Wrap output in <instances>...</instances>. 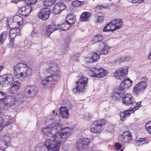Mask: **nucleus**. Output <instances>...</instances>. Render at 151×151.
<instances>
[{
    "instance_id": "nucleus-10",
    "label": "nucleus",
    "mask_w": 151,
    "mask_h": 151,
    "mask_svg": "<svg viewBox=\"0 0 151 151\" xmlns=\"http://www.w3.org/2000/svg\"><path fill=\"white\" fill-rule=\"evenodd\" d=\"M147 86V83L145 82H139L135 85L133 89V92L138 94L144 90Z\"/></svg>"
},
{
    "instance_id": "nucleus-25",
    "label": "nucleus",
    "mask_w": 151,
    "mask_h": 151,
    "mask_svg": "<svg viewBox=\"0 0 151 151\" xmlns=\"http://www.w3.org/2000/svg\"><path fill=\"white\" fill-rule=\"evenodd\" d=\"M99 55L96 52H93L92 53V56L89 62L91 63L97 62L99 59Z\"/></svg>"
},
{
    "instance_id": "nucleus-38",
    "label": "nucleus",
    "mask_w": 151,
    "mask_h": 151,
    "mask_svg": "<svg viewBox=\"0 0 151 151\" xmlns=\"http://www.w3.org/2000/svg\"><path fill=\"white\" fill-rule=\"evenodd\" d=\"M6 98V95L3 92L0 91V101H4Z\"/></svg>"
},
{
    "instance_id": "nucleus-6",
    "label": "nucleus",
    "mask_w": 151,
    "mask_h": 151,
    "mask_svg": "<svg viewBox=\"0 0 151 151\" xmlns=\"http://www.w3.org/2000/svg\"><path fill=\"white\" fill-rule=\"evenodd\" d=\"M88 79L84 76H82L78 81H76V83L77 85L76 88H74L73 91L74 92L78 91L82 92L87 86Z\"/></svg>"
},
{
    "instance_id": "nucleus-52",
    "label": "nucleus",
    "mask_w": 151,
    "mask_h": 151,
    "mask_svg": "<svg viewBox=\"0 0 151 151\" xmlns=\"http://www.w3.org/2000/svg\"><path fill=\"white\" fill-rule=\"evenodd\" d=\"M10 124V122H6L4 123L3 122L2 123V125H4V127L7 125H9Z\"/></svg>"
},
{
    "instance_id": "nucleus-62",
    "label": "nucleus",
    "mask_w": 151,
    "mask_h": 151,
    "mask_svg": "<svg viewBox=\"0 0 151 151\" xmlns=\"http://www.w3.org/2000/svg\"><path fill=\"white\" fill-rule=\"evenodd\" d=\"M89 61H87V62H89Z\"/></svg>"
},
{
    "instance_id": "nucleus-15",
    "label": "nucleus",
    "mask_w": 151,
    "mask_h": 151,
    "mask_svg": "<svg viewBox=\"0 0 151 151\" xmlns=\"http://www.w3.org/2000/svg\"><path fill=\"white\" fill-rule=\"evenodd\" d=\"M57 30L55 24L53 22H52L50 24L46 27V30L45 35L47 36H49L53 32Z\"/></svg>"
},
{
    "instance_id": "nucleus-29",
    "label": "nucleus",
    "mask_w": 151,
    "mask_h": 151,
    "mask_svg": "<svg viewBox=\"0 0 151 151\" xmlns=\"http://www.w3.org/2000/svg\"><path fill=\"white\" fill-rule=\"evenodd\" d=\"M16 27L12 29H11L9 32V36L10 38H12L11 41L14 40L13 37H14V35H16Z\"/></svg>"
},
{
    "instance_id": "nucleus-42",
    "label": "nucleus",
    "mask_w": 151,
    "mask_h": 151,
    "mask_svg": "<svg viewBox=\"0 0 151 151\" xmlns=\"http://www.w3.org/2000/svg\"><path fill=\"white\" fill-rule=\"evenodd\" d=\"M107 8L106 6H105L101 5H98L94 7V9L96 10H99Z\"/></svg>"
},
{
    "instance_id": "nucleus-34",
    "label": "nucleus",
    "mask_w": 151,
    "mask_h": 151,
    "mask_svg": "<svg viewBox=\"0 0 151 151\" xmlns=\"http://www.w3.org/2000/svg\"><path fill=\"white\" fill-rule=\"evenodd\" d=\"M8 144L7 142H6L3 141L1 140L0 141V150H4V149L6 148L7 147Z\"/></svg>"
},
{
    "instance_id": "nucleus-44",
    "label": "nucleus",
    "mask_w": 151,
    "mask_h": 151,
    "mask_svg": "<svg viewBox=\"0 0 151 151\" xmlns=\"http://www.w3.org/2000/svg\"><path fill=\"white\" fill-rule=\"evenodd\" d=\"M129 1L132 3H140L143 2L144 0H128Z\"/></svg>"
},
{
    "instance_id": "nucleus-35",
    "label": "nucleus",
    "mask_w": 151,
    "mask_h": 151,
    "mask_svg": "<svg viewBox=\"0 0 151 151\" xmlns=\"http://www.w3.org/2000/svg\"><path fill=\"white\" fill-rule=\"evenodd\" d=\"M102 39V37L101 35H98L95 36L93 39V41L94 42H97L101 41Z\"/></svg>"
},
{
    "instance_id": "nucleus-33",
    "label": "nucleus",
    "mask_w": 151,
    "mask_h": 151,
    "mask_svg": "<svg viewBox=\"0 0 151 151\" xmlns=\"http://www.w3.org/2000/svg\"><path fill=\"white\" fill-rule=\"evenodd\" d=\"M73 5L75 6H80L84 4L83 1H81L78 0H76L72 2Z\"/></svg>"
},
{
    "instance_id": "nucleus-18",
    "label": "nucleus",
    "mask_w": 151,
    "mask_h": 151,
    "mask_svg": "<svg viewBox=\"0 0 151 151\" xmlns=\"http://www.w3.org/2000/svg\"><path fill=\"white\" fill-rule=\"evenodd\" d=\"M21 84L17 81L14 82L12 87L11 88L9 91L12 94H14L17 92L20 88Z\"/></svg>"
},
{
    "instance_id": "nucleus-37",
    "label": "nucleus",
    "mask_w": 151,
    "mask_h": 151,
    "mask_svg": "<svg viewBox=\"0 0 151 151\" xmlns=\"http://www.w3.org/2000/svg\"><path fill=\"white\" fill-rule=\"evenodd\" d=\"M1 140H3L4 142H7L8 144V143H10L11 138L8 135H5L3 137V138Z\"/></svg>"
},
{
    "instance_id": "nucleus-14",
    "label": "nucleus",
    "mask_w": 151,
    "mask_h": 151,
    "mask_svg": "<svg viewBox=\"0 0 151 151\" xmlns=\"http://www.w3.org/2000/svg\"><path fill=\"white\" fill-rule=\"evenodd\" d=\"M13 76L11 73H8L2 75V78L3 81L7 84L11 85L13 81Z\"/></svg>"
},
{
    "instance_id": "nucleus-19",
    "label": "nucleus",
    "mask_w": 151,
    "mask_h": 151,
    "mask_svg": "<svg viewBox=\"0 0 151 151\" xmlns=\"http://www.w3.org/2000/svg\"><path fill=\"white\" fill-rule=\"evenodd\" d=\"M132 110L131 109L127 110L121 112L119 114L121 120L124 121L127 117L130 116L132 113Z\"/></svg>"
},
{
    "instance_id": "nucleus-28",
    "label": "nucleus",
    "mask_w": 151,
    "mask_h": 151,
    "mask_svg": "<svg viewBox=\"0 0 151 151\" xmlns=\"http://www.w3.org/2000/svg\"><path fill=\"white\" fill-rule=\"evenodd\" d=\"M56 0H44L43 3L46 6H50L53 4L56 1Z\"/></svg>"
},
{
    "instance_id": "nucleus-20",
    "label": "nucleus",
    "mask_w": 151,
    "mask_h": 151,
    "mask_svg": "<svg viewBox=\"0 0 151 151\" xmlns=\"http://www.w3.org/2000/svg\"><path fill=\"white\" fill-rule=\"evenodd\" d=\"M60 114L62 117L68 118L69 115L68 110L66 107H61L60 108Z\"/></svg>"
},
{
    "instance_id": "nucleus-12",
    "label": "nucleus",
    "mask_w": 151,
    "mask_h": 151,
    "mask_svg": "<svg viewBox=\"0 0 151 151\" xmlns=\"http://www.w3.org/2000/svg\"><path fill=\"white\" fill-rule=\"evenodd\" d=\"M119 139L124 143L129 142L132 140L131 134L128 132H124L119 137Z\"/></svg>"
},
{
    "instance_id": "nucleus-21",
    "label": "nucleus",
    "mask_w": 151,
    "mask_h": 151,
    "mask_svg": "<svg viewBox=\"0 0 151 151\" xmlns=\"http://www.w3.org/2000/svg\"><path fill=\"white\" fill-rule=\"evenodd\" d=\"M13 21L14 22L17 23L19 26H23V19L19 15H16L13 18Z\"/></svg>"
},
{
    "instance_id": "nucleus-50",
    "label": "nucleus",
    "mask_w": 151,
    "mask_h": 151,
    "mask_svg": "<svg viewBox=\"0 0 151 151\" xmlns=\"http://www.w3.org/2000/svg\"><path fill=\"white\" fill-rule=\"evenodd\" d=\"M103 21V17L102 16H98L97 18V22H101Z\"/></svg>"
},
{
    "instance_id": "nucleus-24",
    "label": "nucleus",
    "mask_w": 151,
    "mask_h": 151,
    "mask_svg": "<svg viewBox=\"0 0 151 151\" xmlns=\"http://www.w3.org/2000/svg\"><path fill=\"white\" fill-rule=\"evenodd\" d=\"M114 29L113 25L111 22L107 24L104 27L103 29V32H108L111 31L113 32L114 30H113Z\"/></svg>"
},
{
    "instance_id": "nucleus-39",
    "label": "nucleus",
    "mask_w": 151,
    "mask_h": 151,
    "mask_svg": "<svg viewBox=\"0 0 151 151\" xmlns=\"http://www.w3.org/2000/svg\"><path fill=\"white\" fill-rule=\"evenodd\" d=\"M57 4L59 7V8H60V12H61L63 10H64L66 8V5L63 4L57 3Z\"/></svg>"
},
{
    "instance_id": "nucleus-3",
    "label": "nucleus",
    "mask_w": 151,
    "mask_h": 151,
    "mask_svg": "<svg viewBox=\"0 0 151 151\" xmlns=\"http://www.w3.org/2000/svg\"><path fill=\"white\" fill-rule=\"evenodd\" d=\"M45 72L47 76L42 82V85L44 86L47 85L50 82L57 81L59 78L60 73L59 68L56 65H52L45 69Z\"/></svg>"
},
{
    "instance_id": "nucleus-56",
    "label": "nucleus",
    "mask_w": 151,
    "mask_h": 151,
    "mask_svg": "<svg viewBox=\"0 0 151 151\" xmlns=\"http://www.w3.org/2000/svg\"><path fill=\"white\" fill-rule=\"evenodd\" d=\"M35 34V32H32L31 33V34H30V35L31 36H33H33V34Z\"/></svg>"
},
{
    "instance_id": "nucleus-16",
    "label": "nucleus",
    "mask_w": 151,
    "mask_h": 151,
    "mask_svg": "<svg viewBox=\"0 0 151 151\" xmlns=\"http://www.w3.org/2000/svg\"><path fill=\"white\" fill-rule=\"evenodd\" d=\"M111 22L114 27L113 30H116L119 29L123 24V22L121 19H115L112 21Z\"/></svg>"
},
{
    "instance_id": "nucleus-59",
    "label": "nucleus",
    "mask_w": 151,
    "mask_h": 151,
    "mask_svg": "<svg viewBox=\"0 0 151 151\" xmlns=\"http://www.w3.org/2000/svg\"><path fill=\"white\" fill-rule=\"evenodd\" d=\"M1 151H6L5 150H2Z\"/></svg>"
},
{
    "instance_id": "nucleus-48",
    "label": "nucleus",
    "mask_w": 151,
    "mask_h": 151,
    "mask_svg": "<svg viewBox=\"0 0 151 151\" xmlns=\"http://www.w3.org/2000/svg\"><path fill=\"white\" fill-rule=\"evenodd\" d=\"M80 54L79 53H78L76 55H74L72 56V58L73 59V60L75 61H77L78 60V58L80 57Z\"/></svg>"
},
{
    "instance_id": "nucleus-32",
    "label": "nucleus",
    "mask_w": 151,
    "mask_h": 151,
    "mask_svg": "<svg viewBox=\"0 0 151 151\" xmlns=\"http://www.w3.org/2000/svg\"><path fill=\"white\" fill-rule=\"evenodd\" d=\"M109 49V47L108 46H104V48L101 50L99 53L100 55L106 54L108 53Z\"/></svg>"
},
{
    "instance_id": "nucleus-36",
    "label": "nucleus",
    "mask_w": 151,
    "mask_h": 151,
    "mask_svg": "<svg viewBox=\"0 0 151 151\" xmlns=\"http://www.w3.org/2000/svg\"><path fill=\"white\" fill-rule=\"evenodd\" d=\"M4 102L6 106L9 107L12 106L10 96H6Z\"/></svg>"
},
{
    "instance_id": "nucleus-60",
    "label": "nucleus",
    "mask_w": 151,
    "mask_h": 151,
    "mask_svg": "<svg viewBox=\"0 0 151 151\" xmlns=\"http://www.w3.org/2000/svg\"><path fill=\"white\" fill-rule=\"evenodd\" d=\"M120 151H123V150L122 149H121Z\"/></svg>"
},
{
    "instance_id": "nucleus-55",
    "label": "nucleus",
    "mask_w": 151,
    "mask_h": 151,
    "mask_svg": "<svg viewBox=\"0 0 151 151\" xmlns=\"http://www.w3.org/2000/svg\"><path fill=\"white\" fill-rule=\"evenodd\" d=\"M40 147H35V149H36V151H40Z\"/></svg>"
},
{
    "instance_id": "nucleus-47",
    "label": "nucleus",
    "mask_w": 151,
    "mask_h": 151,
    "mask_svg": "<svg viewBox=\"0 0 151 151\" xmlns=\"http://www.w3.org/2000/svg\"><path fill=\"white\" fill-rule=\"evenodd\" d=\"M37 0H28L27 3L30 5L35 4L37 2Z\"/></svg>"
},
{
    "instance_id": "nucleus-8",
    "label": "nucleus",
    "mask_w": 151,
    "mask_h": 151,
    "mask_svg": "<svg viewBox=\"0 0 151 151\" xmlns=\"http://www.w3.org/2000/svg\"><path fill=\"white\" fill-rule=\"evenodd\" d=\"M105 124V120L102 119L94 122L91 125L90 130L94 133H99L102 130V127Z\"/></svg>"
},
{
    "instance_id": "nucleus-23",
    "label": "nucleus",
    "mask_w": 151,
    "mask_h": 151,
    "mask_svg": "<svg viewBox=\"0 0 151 151\" xmlns=\"http://www.w3.org/2000/svg\"><path fill=\"white\" fill-rule=\"evenodd\" d=\"M70 25L65 22L59 25L58 26V28L59 29L62 31H66L68 30Z\"/></svg>"
},
{
    "instance_id": "nucleus-58",
    "label": "nucleus",
    "mask_w": 151,
    "mask_h": 151,
    "mask_svg": "<svg viewBox=\"0 0 151 151\" xmlns=\"http://www.w3.org/2000/svg\"><path fill=\"white\" fill-rule=\"evenodd\" d=\"M55 111V110H53V111H52V112L53 113H54V112Z\"/></svg>"
},
{
    "instance_id": "nucleus-9",
    "label": "nucleus",
    "mask_w": 151,
    "mask_h": 151,
    "mask_svg": "<svg viewBox=\"0 0 151 151\" xmlns=\"http://www.w3.org/2000/svg\"><path fill=\"white\" fill-rule=\"evenodd\" d=\"M89 142V139L87 138L80 139L76 142V147L80 150H84L88 147Z\"/></svg>"
},
{
    "instance_id": "nucleus-43",
    "label": "nucleus",
    "mask_w": 151,
    "mask_h": 151,
    "mask_svg": "<svg viewBox=\"0 0 151 151\" xmlns=\"http://www.w3.org/2000/svg\"><path fill=\"white\" fill-rule=\"evenodd\" d=\"M127 60V58L124 57H121L119 58L116 60V62H121L124 61V60Z\"/></svg>"
},
{
    "instance_id": "nucleus-40",
    "label": "nucleus",
    "mask_w": 151,
    "mask_h": 151,
    "mask_svg": "<svg viewBox=\"0 0 151 151\" xmlns=\"http://www.w3.org/2000/svg\"><path fill=\"white\" fill-rule=\"evenodd\" d=\"M22 27V26H18V27H16V35H14V37L16 36L19 35L20 34V32Z\"/></svg>"
},
{
    "instance_id": "nucleus-2",
    "label": "nucleus",
    "mask_w": 151,
    "mask_h": 151,
    "mask_svg": "<svg viewBox=\"0 0 151 151\" xmlns=\"http://www.w3.org/2000/svg\"><path fill=\"white\" fill-rule=\"evenodd\" d=\"M129 68L127 66H124L116 70L114 73V76L118 79L122 80L118 88L116 90L114 95L112 96L113 100H118V96H121L125 93V90L129 88L132 85V81L128 77Z\"/></svg>"
},
{
    "instance_id": "nucleus-26",
    "label": "nucleus",
    "mask_w": 151,
    "mask_h": 151,
    "mask_svg": "<svg viewBox=\"0 0 151 151\" xmlns=\"http://www.w3.org/2000/svg\"><path fill=\"white\" fill-rule=\"evenodd\" d=\"M91 14V13L89 12H84L81 16V20L83 21H86L90 17Z\"/></svg>"
},
{
    "instance_id": "nucleus-13",
    "label": "nucleus",
    "mask_w": 151,
    "mask_h": 151,
    "mask_svg": "<svg viewBox=\"0 0 151 151\" xmlns=\"http://www.w3.org/2000/svg\"><path fill=\"white\" fill-rule=\"evenodd\" d=\"M32 10V6L30 5H28L21 8L19 10V13L21 15L27 17L30 13Z\"/></svg>"
},
{
    "instance_id": "nucleus-41",
    "label": "nucleus",
    "mask_w": 151,
    "mask_h": 151,
    "mask_svg": "<svg viewBox=\"0 0 151 151\" xmlns=\"http://www.w3.org/2000/svg\"><path fill=\"white\" fill-rule=\"evenodd\" d=\"M3 119V118L0 116V132L4 128V126L2 125Z\"/></svg>"
},
{
    "instance_id": "nucleus-51",
    "label": "nucleus",
    "mask_w": 151,
    "mask_h": 151,
    "mask_svg": "<svg viewBox=\"0 0 151 151\" xmlns=\"http://www.w3.org/2000/svg\"><path fill=\"white\" fill-rule=\"evenodd\" d=\"M121 144L119 143H117L115 144V147L116 149H119L121 148Z\"/></svg>"
},
{
    "instance_id": "nucleus-17",
    "label": "nucleus",
    "mask_w": 151,
    "mask_h": 151,
    "mask_svg": "<svg viewBox=\"0 0 151 151\" xmlns=\"http://www.w3.org/2000/svg\"><path fill=\"white\" fill-rule=\"evenodd\" d=\"M37 90L36 87L34 86H29L26 88L25 93L29 95H33L37 91Z\"/></svg>"
},
{
    "instance_id": "nucleus-4",
    "label": "nucleus",
    "mask_w": 151,
    "mask_h": 151,
    "mask_svg": "<svg viewBox=\"0 0 151 151\" xmlns=\"http://www.w3.org/2000/svg\"><path fill=\"white\" fill-rule=\"evenodd\" d=\"M13 69L15 76L19 79L24 78L32 74L30 68L22 63H19L14 65Z\"/></svg>"
},
{
    "instance_id": "nucleus-46",
    "label": "nucleus",
    "mask_w": 151,
    "mask_h": 151,
    "mask_svg": "<svg viewBox=\"0 0 151 151\" xmlns=\"http://www.w3.org/2000/svg\"><path fill=\"white\" fill-rule=\"evenodd\" d=\"M10 98L11 101V106H12L15 104L16 102V99L12 96H10Z\"/></svg>"
},
{
    "instance_id": "nucleus-54",
    "label": "nucleus",
    "mask_w": 151,
    "mask_h": 151,
    "mask_svg": "<svg viewBox=\"0 0 151 151\" xmlns=\"http://www.w3.org/2000/svg\"><path fill=\"white\" fill-rule=\"evenodd\" d=\"M148 58L150 59H151V51H150L149 55H148Z\"/></svg>"
},
{
    "instance_id": "nucleus-31",
    "label": "nucleus",
    "mask_w": 151,
    "mask_h": 151,
    "mask_svg": "<svg viewBox=\"0 0 151 151\" xmlns=\"http://www.w3.org/2000/svg\"><path fill=\"white\" fill-rule=\"evenodd\" d=\"M146 131L151 134V121L147 123L145 126Z\"/></svg>"
},
{
    "instance_id": "nucleus-1",
    "label": "nucleus",
    "mask_w": 151,
    "mask_h": 151,
    "mask_svg": "<svg viewBox=\"0 0 151 151\" xmlns=\"http://www.w3.org/2000/svg\"><path fill=\"white\" fill-rule=\"evenodd\" d=\"M70 132L69 128H62V125L59 123H52L43 128L42 133L44 135L54 138L53 139H47L43 142L47 151H58L60 147V142L66 138Z\"/></svg>"
},
{
    "instance_id": "nucleus-30",
    "label": "nucleus",
    "mask_w": 151,
    "mask_h": 151,
    "mask_svg": "<svg viewBox=\"0 0 151 151\" xmlns=\"http://www.w3.org/2000/svg\"><path fill=\"white\" fill-rule=\"evenodd\" d=\"M53 12L55 14H58L60 13L61 12H60V8L58 6L57 3L55 4L53 8Z\"/></svg>"
},
{
    "instance_id": "nucleus-53",
    "label": "nucleus",
    "mask_w": 151,
    "mask_h": 151,
    "mask_svg": "<svg viewBox=\"0 0 151 151\" xmlns=\"http://www.w3.org/2000/svg\"><path fill=\"white\" fill-rule=\"evenodd\" d=\"M20 0H12V2L15 3V4H17L19 1H20Z\"/></svg>"
},
{
    "instance_id": "nucleus-5",
    "label": "nucleus",
    "mask_w": 151,
    "mask_h": 151,
    "mask_svg": "<svg viewBox=\"0 0 151 151\" xmlns=\"http://www.w3.org/2000/svg\"><path fill=\"white\" fill-rule=\"evenodd\" d=\"M122 102L123 104L125 106L134 105V107L132 109L133 113L135 111L138 109L141 106V101L136 102L134 101V98L129 93H127L124 96L122 99Z\"/></svg>"
},
{
    "instance_id": "nucleus-27",
    "label": "nucleus",
    "mask_w": 151,
    "mask_h": 151,
    "mask_svg": "<svg viewBox=\"0 0 151 151\" xmlns=\"http://www.w3.org/2000/svg\"><path fill=\"white\" fill-rule=\"evenodd\" d=\"M8 34L7 31H4L0 35V44L4 42Z\"/></svg>"
},
{
    "instance_id": "nucleus-45",
    "label": "nucleus",
    "mask_w": 151,
    "mask_h": 151,
    "mask_svg": "<svg viewBox=\"0 0 151 151\" xmlns=\"http://www.w3.org/2000/svg\"><path fill=\"white\" fill-rule=\"evenodd\" d=\"M146 139V138H140L138 139L137 140L136 142V143H142V144H143L145 143Z\"/></svg>"
},
{
    "instance_id": "nucleus-11",
    "label": "nucleus",
    "mask_w": 151,
    "mask_h": 151,
    "mask_svg": "<svg viewBox=\"0 0 151 151\" xmlns=\"http://www.w3.org/2000/svg\"><path fill=\"white\" fill-rule=\"evenodd\" d=\"M51 13V10L48 8L42 9L38 14L39 17L43 20L47 19Z\"/></svg>"
},
{
    "instance_id": "nucleus-7",
    "label": "nucleus",
    "mask_w": 151,
    "mask_h": 151,
    "mask_svg": "<svg viewBox=\"0 0 151 151\" xmlns=\"http://www.w3.org/2000/svg\"><path fill=\"white\" fill-rule=\"evenodd\" d=\"M89 73L91 77L101 78L107 76L108 72L107 70L102 68H97L94 67L91 68Z\"/></svg>"
},
{
    "instance_id": "nucleus-63",
    "label": "nucleus",
    "mask_w": 151,
    "mask_h": 151,
    "mask_svg": "<svg viewBox=\"0 0 151 151\" xmlns=\"http://www.w3.org/2000/svg\"><path fill=\"white\" fill-rule=\"evenodd\" d=\"M1 84V83H0V85Z\"/></svg>"
},
{
    "instance_id": "nucleus-57",
    "label": "nucleus",
    "mask_w": 151,
    "mask_h": 151,
    "mask_svg": "<svg viewBox=\"0 0 151 151\" xmlns=\"http://www.w3.org/2000/svg\"><path fill=\"white\" fill-rule=\"evenodd\" d=\"M3 66L1 65L0 66V71L3 68Z\"/></svg>"
},
{
    "instance_id": "nucleus-22",
    "label": "nucleus",
    "mask_w": 151,
    "mask_h": 151,
    "mask_svg": "<svg viewBox=\"0 0 151 151\" xmlns=\"http://www.w3.org/2000/svg\"><path fill=\"white\" fill-rule=\"evenodd\" d=\"M76 21V20L75 17L71 14H68L66 17L65 22L70 25L71 24H74Z\"/></svg>"
},
{
    "instance_id": "nucleus-49",
    "label": "nucleus",
    "mask_w": 151,
    "mask_h": 151,
    "mask_svg": "<svg viewBox=\"0 0 151 151\" xmlns=\"http://www.w3.org/2000/svg\"><path fill=\"white\" fill-rule=\"evenodd\" d=\"M148 80V78L147 77L145 76L142 77L140 79L141 81L140 82L146 83V81Z\"/></svg>"
},
{
    "instance_id": "nucleus-61",
    "label": "nucleus",
    "mask_w": 151,
    "mask_h": 151,
    "mask_svg": "<svg viewBox=\"0 0 151 151\" xmlns=\"http://www.w3.org/2000/svg\"><path fill=\"white\" fill-rule=\"evenodd\" d=\"M1 110L0 109V113H1Z\"/></svg>"
}]
</instances>
